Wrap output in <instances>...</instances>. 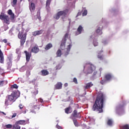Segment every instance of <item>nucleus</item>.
<instances>
[{
	"label": "nucleus",
	"mask_w": 129,
	"mask_h": 129,
	"mask_svg": "<svg viewBox=\"0 0 129 129\" xmlns=\"http://www.w3.org/2000/svg\"><path fill=\"white\" fill-rule=\"evenodd\" d=\"M105 97L103 93L100 92L97 95L95 101L92 107L93 111H98L99 113L103 112V102Z\"/></svg>",
	"instance_id": "f257e3e1"
},
{
	"label": "nucleus",
	"mask_w": 129,
	"mask_h": 129,
	"mask_svg": "<svg viewBox=\"0 0 129 129\" xmlns=\"http://www.w3.org/2000/svg\"><path fill=\"white\" fill-rule=\"evenodd\" d=\"M18 37L20 39L21 46H24V44L26 42V39H27V34L24 33V30L20 31L18 33Z\"/></svg>",
	"instance_id": "f03ea898"
},
{
	"label": "nucleus",
	"mask_w": 129,
	"mask_h": 129,
	"mask_svg": "<svg viewBox=\"0 0 129 129\" xmlns=\"http://www.w3.org/2000/svg\"><path fill=\"white\" fill-rule=\"evenodd\" d=\"M19 97L18 95V92H13L10 95H8L7 98L8 100L12 101L13 102H15L17 98Z\"/></svg>",
	"instance_id": "7ed1b4c3"
},
{
	"label": "nucleus",
	"mask_w": 129,
	"mask_h": 129,
	"mask_svg": "<svg viewBox=\"0 0 129 129\" xmlns=\"http://www.w3.org/2000/svg\"><path fill=\"white\" fill-rule=\"evenodd\" d=\"M70 118H81V114L77 111V110H74L70 117Z\"/></svg>",
	"instance_id": "20e7f679"
},
{
	"label": "nucleus",
	"mask_w": 129,
	"mask_h": 129,
	"mask_svg": "<svg viewBox=\"0 0 129 129\" xmlns=\"http://www.w3.org/2000/svg\"><path fill=\"white\" fill-rule=\"evenodd\" d=\"M0 20L4 21L6 24H10V20H9V16L6 15L3 13H1L0 14Z\"/></svg>",
	"instance_id": "39448f33"
},
{
	"label": "nucleus",
	"mask_w": 129,
	"mask_h": 129,
	"mask_svg": "<svg viewBox=\"0 0 129 129\" xmlns=\"http://www.w3.org/2000/svg\"><path fill=\"white\" fill-rule=\"evenodd\" d=\"M88 67V68L87 71L85 72L86 74H91V73H92L93 71H95V69H96L95 66L93 64H90Z\"/></svg>",
	"instance_id": "423d86ee"
},
{
	"label": "nucleus",
	"mask_w": 129,
	"mask_h": 129,
	"mask_svg": "<svg viewBox=\"0 0 129 129\" xmlns=\"http://www.w3.org/2000/svg\"><path fill=\"white\" fill-rule=\"evenodd\" d=\"M66 15H67V14H66V11H59L55 15L54 18L55 19V20H59L61 16H64L65 17Z\"/></svg>",
	"instance_id": "0eeeda50"
},
{
	"label": "nucleus",
	"mask_w": 129,
	"mask_h": 129,
	"mask_svg": "<svg viewBox=\"0 0 129 129\" xmlns=\"http://www.w3.org/2000/svg\"><path fill=\"white\" fill-rule=\"evenodd\" d=\"M19 107L21 110V113H23L24 114H25V113H27V109H26V107L22 104H20L19 105Z\"/></svg>",
	"instance_id": "6e6552de"
},
{
	"label": "nucleus",
	"mask_w": 129,
	"mask_h": 129,
	"mask_svg": "<svg viewBox=\"0 0 129 129\" xmlns=\"http://www.w3.org/2000/svg\"><path fill=\"white\" fill-rule=\"evenodd\" d=\"M113 76L110 73L106 74L104 77V79H105L107 81H110L112 79Z\"/></svg>",
	"instance_id": "1a4fd4ad"
},
{
	"label": "nucleus",
	"mask_w": 129,
	"mask_h": 129,
	"mask_svg": "<svg viewBox=\"0 0 129 129\" xmlns=\"http://www.w3.org/2000/svg\"><path fill=\"white\" fill-rule=\"evenodd\" d=\"M40 49L39 47H38V45H35V46L33 47L31 50V53H34L35 54H37V53H39Z\"/></svg>",
	"instance_id": "9d476101"
},
{
	"label": "nucleus",
	"mask_w": 129,
	"mask_h": 129,
	"mask_svg": "<svg viewBox=\"0 0 129 129\" xmlns=\"http://www.w3.org/2000/svg\"><path fill=\"white\" fill-rule=\"evenodd\" d=\"M43 32H44L43 30H37L32 32V35L34 37H36V36H39V35H42V34H43Z\"/></svg>",
	"instance_id": "9b49d317"
},
{
	"label": "nucleus",
	"mask_w": 129,
	"mask_h": 129,
	"mask_svg": "<svg viewBox=\"0 0 129 129\" xmlns=\"http://www.w3.org/2000/svg\"><path fill=\"white\" fill-rule=\"evenodd\" d=\"M24 53L26 55V59L27 62H29L30 61V59H31V52H29L27 51H25Z\"/></svg>",
	"instance_id": "f8f14e48"
},
{
	"label": "nucleus",
	"mask_w": 129,
	"mask_h": 129,
	"mask_svg": "<svg viewBox=\"0 0 129 129\" xmlns=\"http://www.w3.org/2000/svg\"><path fill=\"white\" fill-rule=\"evenodd\" d=\"M66 39H62L60 44V49H61V50H64V49H65V44H66Z\"/></svg>",
	"instance_id": "ddd939ff"
},
{
	"label": "nucleus",
	"mask_w": 129,
	"mask_h": 129,
	"mask_svg": "<svg viewBox=\"0 0 129 129\" xmlns=\"http://www.w3.org/2000/svg\"><path fill=\"white\" fill-rule=\"evenodd\" d=\"M83 31H84V29H83V27H82V26L80 25L77 29L78 32L76 34V36H77V35H80V34H81V33H82Z\"/></svg>",
	"instance_id": "4468645a"
},
{
	"label": "nucleus",
	"mask_w": 129,
	"mask_h": 129,
	"mask_svg": "<svg viewBox=\"0 0 129 129\" xmlns=\"http://www.w3.org/2000/svg\"><path fill=\"white\" fill-rule=\"evenodd\" d=\"M29 10H30V12L35 11V10H36V5H35V3H31L30 6H29Z\"/></svg>",
	"instance_id": "2eb2a0df"
},
{
	"label": "nucleus",
	"mask_w": 129,
	"mask_h": 129,
	"mask_svg": "<svg viewBox=\"0 0 129 129\" xmlns=\"http://www.w3.org/2000/svg\"><path fill=\"white\" fill-rule=\"evenodd\" d=\"M41 76H47L49 75V72L47 70H42L40 72Z\"/></svg>",
	"instance_id": "dca6fc26"
},
{
	"label": "nucleus",
	"mask_w": 129,
	"mask_h": 129,
	"mask_svg": "<svg viewBox=\"0 0 129 129\" xmlns=\"http://www.w3.org/2000/svg\"><path fill=\"white\" fill-rule=\"evenodd\" d=\"M62 83L61 82H58L54 86L55 89H62Z\"/></svg>",
	"instance_id": "f3484780"
},
{
	"label": "nucleus",
	"mask_w": 129,
	"mask_h": 129,
	"mask_svg": "<svg viewBox=\"0 0 129 129\" xmlns=\"http://www.w3.org/2000/svg\"><path fill=\"white\" fill-rule=\"evenodd\" d=\"M52 47L53 45L52 44V43H49L45 46L44 50H45V51H48V50H50V49H51V48H52Z\"/></svg>",
	"instance_id": "a211bd4d"
},
{
	"label": "nucleus",
	"mask_w": 129,
	"mask_h": 129,
	"mask_svg": "<svg viewBox=\"0 0 129 129\" xmlns=\"http://www.w3.org/2000/svg\"><path fill=\"white\" fill-rule=\"evenodd\" d=\"M18 124H22L23 125H25V124H27V123H29L28 121L26 120H19L16 122Z\"/></svg>",
	"instance_id": "6ab92c4d"
},
{
	"label": "nucleus",
	"mask_w": 129,
	"mask_h": 129,
	"mask_svg": "<svg viewBox=\"0 0 129 129\" xmlns=\"http://www.w3.org/2000/svg\"><path fill=\"white\" fill-rule=\"evenodd\" d=\"M8 15L11 16V20H14V19H15V14H14V13H13V11H12V10H8Z\"/></svg>",
	"instance_id": "aec40b11"
},
{
	"label": "nucleus",
	"mask_w": 129,
	"mask_h": 129,
	"mask_svg": "<svg viewBox=\"0 0 129 129\" xmlns=\"http://www.w3.org/2000/svg\"><path fill=\"white\" fill-rule=\"evenodd\" d=\"M92 86H93V84H92V82H90L86 84V86L84 87V88L85 90L89 89L90 87H92Z\"/></svg>",
	"instance_id": "412c9836"
},
{
	"label": "nucleus",
	"mask_w": 129,
	"mask_h": 129,
	"mask_svg": "<svg viewBox=\"0 0 129 129\" xmlns=\"http://www.w3.org/2000/svg\"><path fill=\"white\" fill-rule=\"evenodd\" d=\"M64 111L67 114H69V113H71L72 112V110L71 109V107L69 106L64 109Z\"/></svg>",
	"instance_id": "4be33fe9"
},
{
	"label": "nucleus",
	"mask_w": 129,
	"mask_h": 129,
	"mask_svg": "<svg viewBox=\"0 0 129 129\" xmlns=\"http://www.w3.org/2000/svg\"><path fill=\"white\" fill-rule=\"evenodd\" d=\"M72 47V45L70 44L68 46V47L67 48V51L64 53V54L66 56H67L68 54H69V52H70V50L71 49V47Z\"/></svg>",
	"instance_id": "5701e85b"
},
{
	"label": "nucleus",
	"mask_w": 129,
	"mask_h": 129,
	"mask_svg": "<svg viewBox=\"0 0 129 129\" xmlns=\"http://www.w3.org/2000/svg\"><path fill=\"white\" fill-rule=\"evenodd\" d=\"M5 104L6 106H9V105H12V104H13V102L8 100V99H6L5 100Z\"/></svg>",
	"instance_id": "b1692460"
},
{
	"label": "nucleus",
	"mask_w": 129,
	"mask_h": 129,
	"mask_svg": "<svg viewBox=\"0 0 129 129\" xmlns=\"http://www.w3.org/2000/svg\"><path fill=\"white\" fill-rule=\"evenodd\" d=\"M103 52V50H101V51H99V54L97 55V57L98 59L100 60H103L104 59V57L103 56V54H100V53H102Z\"/></svg>",
	"instance_id": "393cba45"
},
{
	"label": "nucleus",
	"mask_w": 129,
	"mask_h": 129,
	"mask_svg": "<svg viewBox=\"0 0 129 129\" xmlns=\"http://www.w3.org/2000/svg\"><path fill=\"white\" fill-rule=\"evenodd\" d=\"M71 119H72L75 126H76L77 127L79 126V123H78V121H77V119H76V118H72Z\"/></svg>",
	"instance_id": "a878e982"
},
{
	"label": "nucleus",
	"mask_w": 129,
	"mask_h": 129,
	"mask_svg": "<svg viewBox=\"0 0 129 129\" xmlns=\"http://www.w3.org/2000/svg\"><path fill=\"white\" fill-rule=\"evenodd\" d=\"M12 127H13V129H21V126L19 125V124L17 123V122L15 124L13 125Z\"/></svg>",
	"instance_id": "bb28decb"
},
{
	"label": "nucleus",
	"mask_w": 129,
	"mask_h": 129,
	"mask_svg": "<svg viewBox=\"0 0 129 129\" xmlns=\"http://www.w3.org/2000/svg\"><path fill=\"white\" fill-rule=\"evenodd\" d=\"M96 33L97 35H102V30L100 29V27H98V29L96 30Z\"/></svg>",
	"instance_id": "cd10ccee"
},
{
	"label": "nucleus",
	"mask_w": 129,
	"mask_h": 129,
	"mask_svg": "<svg viewBox=\"0 0 129 129\" xmlns=\"http://www.w3.org/2000/svg\"><path fill=\"white\" fill-rule=\"evenodd\" d=\"M56 54V57H61V55H62V51H61V49H58Z\"/></svg>",
	"instance_id": "c85d7f7f"
},
{
	"label": "nucleus",
	"mask_w": 129,
	"mask_h": 129,
	"mask_svg": "<svg viewBox=\"0 0 129 129\" xmlns=\"http://www.w3.org/2000/svg\"><path fill=\"white\" fill-rule=\"evenodd\" d=\"M107 124H108V125H109L110 126H111V125H112V120L110 119H108L107 122Z\"/></svg>",
	"instance_id": "c756f323"
},
{
	"label": "nucleus",
	"mask_w": 129,
	"mask_h": 129,
	"mask_svg": "<svg viewBox=\"0 0 129 129\" xmlns=\"http://www.w3.org/2000/svg\"><path fill=\"white\" fill-rule=\"evenodd\" d=\"M120 129H129V125L125 124L120 127Z\"/></svg>",
	"instance_id": "7c9ffc66"
},
{
	"label": "nucleus",
	"mask_w": 129,
	"mask_h": 129,
	"mask_svg": "<svg viewBox=\"0 0 129 129\" xmlns=\"http://www.w3.org/2000/svg\"><path fill=\"white\" fill-rule=\"evenodd\" d=\"M8 81H0V86H4V84H7Z\"/></svg>",
	"instance_id": "2f4dec72"
},
{
	"label": "nucleus",
	"mask_w": 129,
	"mask_h": 129,
	"mask_svg": "<svg viewBox=\"0 0 129 129\" xmlns=\"http://www.w3.org/2000/svg\"><path fill=\"white\" fill-rule=\"evenodd\" d=\"M12 7H15V6H16V5H17V3H18V0H12Z\"/></svg>",
	"instance_id": "473e14b6"
},
{
	"label": "nucleus",
	"mask_w": 129,
	"mask_h": 129,
	"mask_svg": "<svg viewBox=\"0 0 129 129\" xmlns=\"http://www.w3.org/2000/svg\"><path fill=\"white\" fill-rule=\"evenodd\" d=\"M38 93V91L37 90H35L32 92V95L33 96H36Z\"/></svg>",
	"instance_id": "72a5a7b5"
},
{
	"label": "nucleus",
	"mask_w": 129,
	"mask_h": 129,
	"mask_svg": "<svg viewBox=\"0 0 129 129\" xmlns=\"http://www.w3.org/2000/svg\"><path fill=\"white\" fill-rule=\"evenodd\" d=\"M5 61V58H4V56H0V63L2 64H4V62Z\"/></svg>",
	"instance_id": "f704fd0d"
},
{
	"label": "nucleus",
	"mask_w": 129,
	"mask_h": 129,
	"mask_svg": "<svg viewBox=\"0 0 129 129\" xmlns=\"http://www.w3.org/2000/svg\"><path fill=\"white\" fill-rule=\"evenodd\" d=\"M106 81H107L105 79H104V80H102L101 81H100V84L102 85H103V84H105L106 83Z\"/></svg>",
	"instance_id": "c9c22d12"
},
{
	"label": "nucleus",
	"mask_w": 129,
	"mask_h": 129,
	"mask_svg": "<svg viewBox=\"0 0 129 129\" xmlns=\"http://www.w3.org/2000/svg\"><path fill=\"white\" fill-rule=\"evenodd\" d=\"M50 4H51V0H47L46 7H50Z\"/></svg>",
	"instance_id": "e433bc0d"
},
{
	"label": "nucleus",
	"mask_w": 129,
	"mask_h": 129,
	"mask_svg": "<svg viewBox=\"0 0 129 129\" xmlns=\"http://www.w3.org/2000/svg\"><path fill=\"white\" fill-rule=\"evenodd\" d=\"M11 88H15V89H18V88H19V87L18 86V85H17V84H14L11 86Z\"/></svg>",
	"instance_id": "4c0bfd02"
},
{
	"label": "nucleus",
	"mask_w": 129,
	"mask_h": 129,
	"mask_svg": "<svg viewBox=\"0 0 129 129\" xmlns=\"http://www.w3.org/2000/svg\"><path fill=\"white\" fill-rule=\"evenodd\" d=\"M93 45L94 47H96V46H98V42L96 41H94L93 42Z\"/></svg>",
	"instance_id": "58836bf2"
},
{
	"label": "nucleus",
	"mask_w": 129,
	"mask_h": 129,
	"mask_svg": "<svg viewBox=\"0 0 129 129\" xmlns=\"http://www.w3.org/2000/svg\"><path fill=\"white\" fill-rule=\"evenodd\" d=\"M86 15H87V10H86L84 11V12L82 14V16L84 17V16H86Z\"/></svg>",
	"instance_id": "ea45409f"
},
{
	"label": "nucleus",
	"mask_w": 129,
	"mask_h": 129,
	"mask_svg": "<svg viewBox=\"0 0 129 129\" xmlns=\"http://www.w3.org/2000/svg\"><path fill=\"white\" fill-rule=\"evenodd\" d=\"M33 108L34 109H36V108H37V109H40V107H39L38 106V105H34L33 106Z\"/></svg>",
	"instance_id": "a19ab883"
},
{
	"label": "nucleus",
	"mask_w": 129,
	"mask_h": 129,
	"mask_svg": "<svg viewBox=\"0 0 129 129\" xmlns=\"http://www.w3.org/2000/svg\"><path fill=\"white\" fill-rule=\"evenodd\" d=\"M73 82H74L76 84H78V82H77V79H76V78H74Z\"/></svg>",
	"instance_id": "79ce46f5"
},
{
	"label": "nucleus",
	"mask_w": 129,
	"mask_h": 129,
	"mask_svg": "<svg viewBox=\"0 0 129 129\" xmlns=\"http://www.w3.org/2000/svg\"><path fill=\"white\" fill-rule=\"evenodd\" d=\"M2 42H3L4 43H5V44H7V43H8V39H4L2 40Z\"/></svg>",
	"instance_id": "37998d69"
},
{
	"label": "nucleus",
	"mask_w": 129,
	"mask_h": 129,
	"mask_svg": "<svg viewBox=\"0 0 129 129\" xmlns=\"http://www.w3.org/2000/svg\"><path fill=\"white\" fill-rule=\"evenodd\" d=\"M16 116H17V113H14L13 115L12 116V118H14V117H16Z\"/></svg>",
	"instance_id": "c03bdc74"
},
{
	"label": "nucleus",
	"mask_w": 129,
	"mask_h": 129,
	"mask_svg": "<svg viewBox=\"0 0 129 129\" xmlns=\"http://www.w3.org/2000/svg\"><path fill=\"white\" fill-rule=\"evenodd\" d=\"M67 38H68V33H66L64 35V38L63 39H66L67 40Z\"/></svg>",
	"instance_id": "a18cd8bd"
},
{
	"label": "nucleus",
	"mask_w": 129,
	"mask_h": 129,
	"mask_svg": "<svg viewBox=\"0 0 129 129\" xmlns=\"http://www.w3.org/2000/svg\"><path fill=\"white\" fill-rule=\"evenodd\" d=\"M81 14H82L81 12H78L77 14V15L76 16V18H77V17H79V16H81Z\"/></svg>",
	"instance_id": "49530a36"
},
{
	"label": "nucleus",
	"mask_w": 129,
	"mask_h": 129,
	"mask_svg": "<svg viewBox=\"0 0 129 129\" xmlns=\"http://www.w3.org/2000/svg\"><path fill=\"white\" fill-rule=\"evenodd\" d=\"M56 127L58 129H63V128L62 127V126H59L58 125H56Z\"/></svg>",
	"instance_id": "de8ad7c7"
},
{
	"label": "nucleus",
	"mask_w": 129,
	"mask_h": 129,
	"mask_svg": "<svg viewBox=\"0 0 129 129\" xmlns=\"http://www.w3.org/2000/svg\"><path fill=\"white\" fill-rule=\"evenodd\" d=\"M3 56H4V54L3 53L2 50L0 49V57H2Z\"/></svg>",
	"instance_id": "09e8293b"
},
{
	"label": "nucleus",
	"mask_w": 129,
	"mask_h": 129,
	"mask_svg": "<svg viewBox=\"0 0 129 129\" xmlns=\"http://www.w3.org/2000/svg\"><path fill=\"white\" fill-rule=\"evenodd\" d=\"M82 129H88V127H87V126H86V125H84L82 127Z\"/></svg>",
	"instance_id": "8fccbe9b"
},
{
	"label": "nucleus",
	"mask_w": 129,
	"mask_h": 129,
	"mask_svg": "<svg viewBox=\"0 0 129 129\" xmlns=\"http://www.w3.org/2000/svg\"><path fill=\"white\" fill-rule=\"evenodd\" d=\"M97 74V72H94L93 75V76H95V75H96Z\"/></svg>",
	"instance_id": "3c124183"
},
{
	"label": "nucleus",
	"mask_w": 129,
	"mask_h": 129,
	"mask_svg": "<svg viewBox=\"0 0 129 129\" xmlns=\"http://www.w3.org/2000/svg\"><path fill=\"white\" fill-rule=\"evenodd\" d=\"M39 100L40 102H41V103L43 102V99H42L41 98L39 99Z\"/></svg>",
	"instance_id": "603ef678"
},
{
	"label": "nucleus",
	"mask_w": 129,
	"mask_h": 129,
	"mask_svg": "<svg viewBox=\"0 0 129 129\" xmlns=\"http://www.w3.org/2000/svg\"><path fill=\"white\" fill-rule=\"evenodd\" d=\"M69 25H70L71 24V19H69Z\"/></svg>",
	"instance_id": "864d4df0"
},
{
	"label": "nucleus",
	"mask_w": 129,
	"mask_h": 129,
	"mask_svg": "<svg viewBox=\"0 0 129 129\" xmlns=\"http://www.w3.org/2000/svg\"><path fill=\"white\" fill-rule=\"evenodd\" d=\"M64 86H65V87H67V86H68V84H67V83H66V84H64Z\"/></svg>",
	"instance_id": "5fc2aeb1"
},
{
	"label": "nucleus",
	"mask_w": 129,
	"mask_h": 129,
	"mask_svg": "<svg viewBox=\"0 0 129 129\" xmlns=\"http://www.w3.org/2000/svg\"><path fill=\"white\" fill-rule=\"evenodd\" d=\"M4 70H3L1 68H0V72H2V71H3Z\"/></svg>",
	"instance_id": "6e6d98bb"
},
{
	"label": "nucleus",
	"mask_w": 129,
	"mask_h": 129,
	"mask_svg": "<svg viewBox=\"0 0 129 129\" xmlns=\"http://www.w3.org/2000/svg\"><path fill=\"white\" fill-rule=\"evenodd\" d=\"M10 44H11V43H10V42H9V43H7V45L8 46H10Z\"/></svg>",
	"instance_id": "4d7b16f0"
},
{
	"label": "nucleus",
	"mask_w": 129,
	"mask_h": 129,
	"mask_svg": "<svg viewBox=\"0 0 129 129\" xmlns=\"http://www.w3.org/2000/svg\"><path fill=\"white\" fill-rule=\"evenodd\" d=\"M99 71H100V72H101V71H102V68H100V69H99Z\"/></svg>",
	"instance_id": "13d9d810"
},
{
	"label": "nucleus",
	"mask_w": 129,
	"mask_h": 129,
	"mask_svg": "<svg viewBox=\"0 0 129 129\" xmlns=\"http://www.w3.org/2000/svg\"><path fill=\"white\" fill-rule=\"evenodd\" d=\"M56 70H58V66H56Z\"/></svg>",
	"instance_id": "bf43d9fd"
},
{
	"label": "nucleus",
	"mask_w": 129,
	"mask_h": 129,
	"mask_svg": "<svg viewBox=\"0 0 129 129\" xmlns=\"http://www.w3.org/2000/svg\"><path fill=\"white\" fill-rule=\"evenodd\" d=\"M2 113H3V114H5V112H3Z\"/></svg>",
	"instance_id": "052dcab7"
},
{
	"label": "nucleus",
	"mask_w": 129,
	"mask_h": 129,
	"mask_svg": "<svg viewBox=\"0 0 129 129\" xmlns=\"http://www.w3.org/2000/svg\"><path fill=\"white\" fill-rule=\"evenodd\" d=\"M23 0H20V2H22Z\"/></svg>",
	"instance_id": "680f3d73"
},
{
	"label": "nucleus",
	"mask_w": 129,
	"mask_h": 129,
	"mask_svg": "<svg viewBox=\"0 0 129 129\" xmlns=\"http://www.w3.org/2000/svg\"><path fill=\"white\" fill-rule=\"evenodd\" d=\"M29 2H30V1H31V0H28Z\"/></svg>",
	"instance_id": "e2e57ef3"
},
{
	"label": "nucleus",
	"mask_w": 129,
	"mask_h": 129,
	"mask_svg": "<svg viewBox=\"0 0 129 129\" xmlns=\"http://www.w3.org/2000/svg\"><path fill=\"white\" fill-rule=\"evenodd\" d=\"M84 69H85V67H84Z\"/></svg>",
	"instance_id": "0e129e2a"
}]
</instances>
